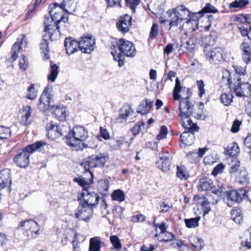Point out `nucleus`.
I'll use <instances>...</instances> for the list:
<instances>
[{
  "mask_svg": "<svg viewBox=\"0 0 251 251\" xmlns=\"http://www.w3.org/2000/svg\"><path fill=\"white\" fill-rule=\"evenodd\" d=\"M74 181L82 187L83 191L81 193L82 200H80V203L92 208L98 204L100 200L99 195L88 190L90 184L93 182L92 179L86 181L84 177L79 176L74 178Z\"/></svg>",
  "mask_w": 251,
  "mask_h": 251,
  "instance_id": "nucleus-3",
  "label": "nucleus"
},
{
  "mask_svg": "<svg viewBox=\"0 0 251 251\" xmlns=\"http://www.w3.org/2000/svg\"><path fill=\"white\" fill-rule=\"evenodd\" d=\"M125 143H126L125 138L121 137L116 140V145L114 146L113 149L115 150L121 149Z\"/></svg>",
  "mask_w": 251,
  "mask_h": 251,
  "instance_id": "nucleus-59",
  "label": "nucleus"
},
{
  "mask_svg": "<svg viewBox=\"0 0 251 251\" xmlns=\"http://www.w3.org/2000/svg\"><path fill=\"white\" fill-rule=\"evenodd\" d=\"M37 97V92L35 89V85L31 84L27 89V98L34 100Z\"/></svg>",
  "mask_w": 251,
  "mask_h": 251,
  "instance_id": "nucleus-47",
  "label": "nucleus"
},
{
  "mask_svg": "<svg viewBox=\"0 0 251 251\" xmlns=\"http://www.w3.org/2000/svg\"><path fill=\"white\" fill-rule=\"evenodd\" d=\"M158 25L157 24H153L150 31V36L151 38H154L158 34Z\"/></svg>",
  "mask_w": 251,
  "mask_h": 251,
  "instance_id": "nucleus-63",
  "label": "nucleus"
},
{
  "mask_svg": "<svg viewBox=\"0 0 251 251\" xmlns=\"http://www.w3.org/2000/svg\"><path fill=\"white\" fill-rule=\"evenodd\" d=\"M233 96L230 94L224 93L221 96L222 103L226 106L229 105L232 101Z\"/></svg>",
  "mask_w": 251,
  "mask_h": 251,
  "instance_id": "nucleus-44",
  "label": "nucleus"
},
{
  "mask_svg": "<svg viewBox=\"0 0 251 251\" xmlns=\"http://www.w3.org/2000/svg\"><path fill=\"white\" fill-rule=\"evenodd\" d=\"M239 181L241 184L247 183L249 181V178L246 171L240 172L238 176Z\"/></svg>",
  "mask_w": 251,
  "mask_h": 251,
  "instance_id": "nucleus-54",
  "label": "nucleus"
},
{
  "mask_svg": "<svg viewBox=\"0 0 251 251\" xmlns=\"http://www.w3.org/2000/svg\"><path fill=\"white\" fill-rule=\"evenodd\" d=\"M242 57L243 61L246 64H248L251 62V51H245V52H242Z\"/></svg>",
  "mask_w": 251,
  "mask_h": 251,
  "instance_id": "nucleus-64",
  "label": "nucleus"
},
{
  "mask_svg": "<svg viewBox=\"0 0 251 251\" xmlns=\"http://www.w3.org/2000/svg\"><path fill=\"white\" fill-rule=\"evenodd\" d=\"M168 133L167 128L166 126H163L161 127L159 134L157 135L156 139L161 140L166 138Z\"/></svg>",
  "mask_w": 251,
  "mask_h": 251,
  "instance_id": "nucleus-55",
  "label": "nucleus"
},
{
  "mask_svg": "<svg viewBox=\"0 0 251 251\" xmlns=\"http://www.w3.org/2000/svg\"><path fill=\"white\" fill-rule=\"evenodd\" d=\"M45 145L38 141L25 148L22 152L17 154L14 158V162L20 168H25L29 163V157L31 153Z\"/></svg>",
  "mask_w": 251,
  "mask_h": 251,
  "instance_id": "nucleus-4",
  "label": "nucleus"
},
{
  "mask_svg": "<svg viewBox=\"0 0 251 251\" xmlns=\"http://www.w3.org/2000/svg\"><path fill=\"white\" fill-rule=\"evenodd\" d=\"M32 108L29 106H25L23 107L21 112L20 121L21 124L27 125L29 123L28 120L31 116Z\"/></svg>",
  "mask_w": 251,
  "mask_h": 251,
  "instance_id": "nucleus-23",
  "label": "nucleus"
},
{
  "mask_svg": "<svg viewBox=\"0 0 251 251\" xmlns=\"http://www.w3.org/2000/svg\"><path fill=\"white\" fill-rule=\"evenodd\" d=\"M184 48H186L188 52H192L195 48V44L192 40H189L186 42L184 45Z\"/></svg>",
  "mask_w": 251,
  "mask_h": 251,
  "instance_id": "nucleus-58",
  "label": "nucleus"
},
{
  "mask_svg": "<svg viewBox=\"0 0 251 251\" xmlns=\"http://www.w3.org/2000/svg\"><path fill=\"white\" fill-rule=\"evenodd\" d=\"M145 124L143 122H138L132 128L131 131L134 135H137L144 127Z\"/></svg>",
  "mask_w": 251,
  "mask_h": 251,
  "instance_id": "nucleus-53",
  "label": "nucleus"
},
{
  "mask_svg": "<svg viewBox=\"0 0 251 251\" xmlns=\"http://www.w3.org/2000/svg\"><path fill=\"white\" fill-rule=\"evenodd\" d=\"M108 7H121V0H106Z\"/></svg>",
  "mask_w": 251,
  "mask_h": 251,
  "instance_id": "nucleus-60",
  "label": "nucleus"
},
{
  "mask_svg": "<svg viewBox=\"0 0 251 251\" xmlns=\"http://www.w3.org/2000/svg\"><path fill=\"white\" fill-rule=\"evenodd\" d=\"M119 50L125 55L133 57L136 54L135 45L131 42L125 39H120L118 43Z\"/></svg>",
  "mask_w": 251,
  "mask_h": 251,
  "instance_id": "nucleus-10",
  "label": "nucleus"
},
{
  "mask_svg": "<svg viewBox=\"0 0 251 251\" xmlns=\"http://www.w3.org/2000/svg\"><path fill=\"white\" fill-rule=\"evenodd\" d=\"M246 190L240 189L238 190H232L228 192L224 201L228 206H232L235 202H240L245 197Z\"/></svg>",
  "mask_w": 251,
  "mask_h": 251,
  "instance_id": "nucleus-11",
  "label": "nucleus"
},
{
  "mask_svg": "<svg viewBox=\"0 0 251 251\" xmlns=\"http://www.w3.org/2000/svg\"><path fill=\"white\" fill-rule=\"evenodd\" d=\"M202 13L201 11L198 13L191 12L186 22V26H187L190 30L194 31L198 28V20L200 15Z\"/></svg>",
  "mask_w": 251,
  "mask_h": 251,
  "instance_id": "nucleus-20",
  "label": "nucleus"
},
{
  "mask_svg": "<svg viewBox=\"0 0 251 251\" xmlns=\"http://www.w3.org/2000/svg\"><path fill=\"white\" fill-rule=\"evenodd\" d=\"M213 187V182L208 177H203L200 179L198 184V189L201 191H208Z\"/></svg>",
  "mask_w": 251,
  "mask_h": 251,
  "instance_id": "nucleus-26",
  "label": "nucleus"
},
{
  "mask_svg": "<svg viewBox=\"0 0 251 251\" xmlns=\"http://www.w3.org/2000/svg\"><path fill=\"white\" fill-rule=\"evenodd\" d=\"M109 187V181L107 179H101L98 183V188L101 194L105 195Z\"/></svg>",
  "mask_w": 251,
  "mask_h": 251,
  "instance_id": "nucleus-35",
  "label": "nucleus"
},
{
  "mask_svg": "<svg viewBox=\"0 0 251 251\" xmlns=\"http://www.w3.org/2000/svg\"><path fill=\"white\" fill-rule=\"evenodd\" d=\"M127 6L129 7L133 13H135L136 7L139 4L140 0H125Z\"/></svg>",
  "mask_w": 251,
  "mask_h": 251,
  "instance_id": "nucleus-48",
  "label": "nucleus"
},
{
  "mask_svg": "<svg viewBox=\"0 0 251 251\" xmlns=\"http://www.w3.org/2000/svg\"><path fill=\"white\" fill-rule=\"evenodd\" d=\"M177 176L181 179L186 180L188 177V173L185 167L177 166Z\"/></svg>",
  "mask_w": 251,
  "mask_h": 251,
  "instance_id": "nucleus-45",
  "label": "nucleus"
},
{
  "mask_svg": "<svg viewBox=\"0 0 251 251\" xmlns=\"http://www.w3.org/2000/svg\"><path fill=\"white\" fill-rule=\"evenodd\" d=\"M226 151L227 153L231 156L236 155L239 152L238 145L236 143H233L227 146Z\"/></svg>",
  "mask_w": 251,
  "mask_h": 251,
  "instance_id": "nucleus-38",
  "label": "nucleus"
},
{
  "mask_svg": "<svg viewBox=\"0 0 251 251\" xmlns=\"http://www.w3.org/2000/svg\"><path fill=\"white\" fill-rule=\"evenodd\" d=\"M156 237H158V239L161 241L169 242L174 240L175 238L174 234L168 231H165L162 233H159L158 234H155Z\"/></svg>",
  "mask_w": 251,
  "mask_h": 251,
  "instance_id": "nucleus-34",
  "label": "nucleus"
},
{
  "mask_svg": "<svg viewBox=\"0 0 251 251\" xmlns=\"http://www.w3.org/2000/svg\"><path fill=\"white\" fill-rule=\"evenodd\" d=\"M93 216V208L79 203L75 212L76 218L87 222L90 220Z\"/></svg>",
  "mask_w": 251,
  "mask_h": 251,
  "instance_id": "nucleus-12",
  "label": "nucleus"
},
{
  "mask_svg": "<svg viewBox=\"0 0 251 251\" xmlns=\"http://www.w3.org/2000/svg\"><path fill=\"white\" fill-rule=\"evenodd\" d=\"M153 102L150 100H142L137 108V112L142 115L148 114L151 108Z\"/></svg>",
  "mask_w": 251,
  "mask_h": 251,
  "instance_id": "nucleus-22",
  "label": "nucleus"
},
{
  "mask_svg": "<svg viewBox=\"0 0 251 251\" xmlns=\"http://www.w3.org/2000/svg\"><path fill=\"white\" fill-rule=\"evenodd\" d=\"M103 243L100 240L99 237L91 238L89 241V251H100L101 244Z\"/></svg>",
  "mask_w": 251,
  "mask_h": 251,
  "instance_id": "nucleus-27",
  "label": "nucleus"
},
{
  "mask_svg": "<svg viewBox=\"0 0 251 251\" xmlns=\"http://www.w3.org/2000/svg\"><path fill=\"white\" fill-rule=\"evenodd\" d=\"M111 198L113 200L119 202H122L125 200V193L121 189L114 190L111 194Z\"/></svg>",
  "mask_w": 251,
  "mask_h": 251,
  "instance_id": "nucleus-37",
  "label": "nucleus"
},
{
  "mask_svg": "<svg viewBox=\"0 0 251 251\" xmlns=\"http://www.w3.org/2000/svg\"><path fill=\"white\" fill-rule=\"evenodd\" d=\"M180 91H181L180 82L179 81L178 78L177 77L176 79V84H175V88L174 89V92H173L174 99L175 100H178L180 99L179 103L180 102L181 99H186L190 103V104L192 105H193L192 104L191 102L189 100V94L188 91L187 92L188 95L185 98H182V97H181V96L179 94V93L180 92Z\"/></svg>",
  "mask_w": 251,
  "mask_h": 251,
  "instance_id": "nucleus-25",
  "label": "nucleus"
},
{
  "mask_svg": "<svg viewBox=\"0 0 251 251\" xmlns=\"http://www.w3.org/2000/svg\"><path fill=\"white\" fill-rule=\"evenodd\" d=\"M133 113V111L129 105H124L120 111L119 119L121 120V122H123V120L126 121V118L131 115Z\"/></svg>",
  "mask_w": 251,
  "mask_h": 251,
  "instance_id": "nucleus-28",
  "label": "nucleus"
},
{
  "mask_svg": "<svg viewBox=\"0 0 251 251\" xmlns=\"http://www.w3.org/2000/svg\"><path fill=\"white\" fill-rule=\"evenodd\" d=\"M27 44V40L25 34L20 35L14 43L12 48V58L15 61L18 57L20 51L25 48Z\"/></svg>",
  "mask_w": 251,
  "mask_h": 251,
  "instance_id": "nucleus-15",
  "label": "nucleus"
},
{
  "mask_svg": "<svg viewBox=\"0 0 251 251\" xmlns=\"http://www.w3.org/2000/svg\"><path fill=\"white\" fill-rule=\"evenodd\" d=\"M238 85L234 87L235 95L238 97L251 96V85L248 82H241V78H237Z\"/></svg>",
  "mask_w": 251,
  "mask_h": 251,
  "instance_id": "nucleus-14",
  "label": "nucleus"
},
{
  "mask_svg": "<svg viewBox=\"0 0 251 251\" xmlns=\"http://www.w3.org/2000/svg\"><path fill=\"white\" fill-rule=\"evenodd\" d=\"M110 240L113 246L111 251H120V249L122 248V244L118 236L111 235L110 237Z\"/></svg>",
  "mask_w": 251,
  "mask_h": 251,
  "instance_id": "nucleus-36",
  "label": "nucleus"
},
{
  "mask_svg": "<svg viewBox=\"0 0 251 251\" xmlns=\"http://www.w3.org/2000/svg\"><path fill=\"white\" fill-rule=\"evenodd\" d=\"M65 7L66 4L64 3H61V5H59L55 3L49 6L50 15L53 21H55L58 24L61 22L66 23L68 21L67 17H65L62 15L64 10L67 12V10H65Z\"/></svg>",
  "mask_w": 251,
  "mask_h": 251,
  "instance_id": "nucleus-8",
  "label": "nucleus"
},
{
  "mask_svg": "<svg viewBox=\"0 0 251 251\" xmlns=\"http://www.w3.org/2000/svg\"><path fill=\"white\" fill-rule=\"evenodd\" d=\"M0 179L5 181L6 183H9L11 184V180L10 179V171L8 169L2 170L0 172Z\"/></svg>",
  "mask_w": 251,
  "mask_h": 251,
  "instance_id": "nucleus-40",
  "label": "nucleus"
},
{
  "mask_svg": "<svg viewBox=\"0 0 251 251\" xmlns=\"http://www.w3.org/2000/svg\"><path fill=\"white\" fill-rule=\"evenodd\" d=\"M54 115L60 121L65 120L66 117V109L63 105L56 106L53 109Z\"/></svg>",
  "mask_w": 251,
  "mask_h": 251,
  "instance_id": "nucleus-29",
  "label": "nucleus"
},
{
  "mask_svg": "<svg viewBox=\"0 0 251 251\" xmlns=\"http://www.w3.org/2000/svg\"><path fill=\"white\" fill-rule=\"evenodd\" d=\"M53 88L51 85H48L44 89L39 100L38 108L42 112H46L50 108H54Z\"/></svg>",
  "mask_w": 251,
  "mask_h": 251,
  "instance_id": "nucleus-7",
  "label": "nucleus"
},
{
  "mask_svg": "<svg viewBox=\"0 0 251 251\" xmlns=\"http://www.w3.org/2000/svg\"><path fill=\"white\" fill-rule=\"evenodd\" d=\"M146 219V217L143 214H138L135 216H133L131 218V221L132 222L137 223V222H143Z\"/></svg>",
  "mask_w": 251,
  "mask_h": 251,
  "instance_id": "nucleus-62",
  "label": "nucleus"
},
{
  "mask_svg": "<svg viewBox=\"0 0 251 251\" xmlns=\"http://www.w3.org/2000/svg\"><path fill=\"white\" fill-rule=\"evenodd\" d=\"M58 66L55 64H51L50 68V74L48 75V79L54 82L58 74Z\"/></svg>",
  "mask_w": 251,
  "mask_h": 251,
  "instance_id": "nucleus-32",
  "label": "nucleus"
},
{
  "mask_svg": "<svg viewBox=\"0 0 251 251\" xmlns=\"http://www.w3.org/2000/svg\"><path fill=\"white\" fill-rule=\"evenodd\" d=\"M49 43L48 41L46 39H44L43 42L41 44V49L43 51V52L45 54V56L46 58L48 59L49 56L48 55L49 52Z\"/></svg>",
  "mask_w": 251,
  "mask_h": 251,
  "instance_id": "nucleus-56",
  "label": "nucleus"
},
{
  "mask_svg": "<svg viewBox=\"0 0 251 251\" xmlns=\"http://www.w3.org/2000/svg\"><path fill=\"white\" fill-rule=\"evenodd\" d=\"M72 233L74 235V239L72 241L74 251H81L80 248L77 246L79 242L78 239V234L76 232H72Z\"/></svg>",
  "mask_w": 251,
  "mask_h": 251,
  "instance_id": "nucleus-52",
  "label": "nucleus"
},
{
  "mask_svg": "<svg viewBox=\"0 0 251 251\" xmlns=\"http://www.w3.org/2000/svg\"><path fill=\"white\" fill-rule=\"evenodd\" d=\"M197 84L199 89V95L201 97H202V96L205 94L204 82L202 80H198Z\"/></svg>",
  "mask_w": 251,
  "mask_h": 251,
  "instance_id": "nucleus-61",
  "label": "nucleus"
},
{
  "mask_svg": "<svg viewBox=\"0 0 251 251\" xmlns=\"http://www.w3.org/2000/svg\"><path fill=\"white\" fill-rule=\"evenodd\" d=\"M167 13L170 15V26H177L182 21H187L190 10L185 5H180Z\"/></svg>",
  "mask_w": 251,
  "mask_h": 251,
  "instance_id": "nucleus-6",
  "label": "nucleus"
},
{
  "mask_svg": "<svg viewBox=\"0 0 251 251\" xmlns=\"http://www.w3.org/2000/svg\"><path fill=\"white\" fill-rule=\"evenodd\" d=\"M17 229L23 230L25 239L30 240L37 237L40 227L34 220H25L19 223Z\"/></svg>",
  "mask_w": 251,
  "mask_h": 251,
  "instance_id": "nucleus-5",
  "label": "nucleus"
},
{
  "mask_svg": "<svg viewBox=\"0 0 251 251\" xmlns=\"http://www.w3.org/2000/svg\"><path fill=\"white\" fill-rule=\"evenodd\" d=\"M230 166V173H234L238 171L239 168V162L236 159H232Z\"/></svg>",
  "mask_w": 251,
  "mask_h": 251,
  "instance_id": "nucleus-51",
  "label": "nucleus"
},
{
  "mask_svg": "<svg viewBox=\"0 0 251 251\" xmlns=\"http://www.w3.org/2000/svg\"><path fill=\"white\" fill-rule=\"evenodd\" d=\"M213 195L215 197V198H206V200L204 201L202 203V205L203 206H205L206 210L204 211V214H207L208 212L210 210V207L209 206V204H216L218 201L219 200V198L217 196V192L215 193L214 191L212 192Z\"/></svg>",
  "mask_w": 251,
  "mask_h": 251,
  "instance_id": "nucleus-30",
  "label": "nucleus"
},
{
  "mask_svg": "<svg viewBox=\"0 0 251 251\" xmlns=\"http://www.w3.org/2000/svg\"><path fill=\"white\" fill-rule=\"evenodd\" d=\"M10 128L4 126H0V139H7L11 135Z\"/></svg>",
  "mask_w": 251,
  "mask_h": 251,
  "instance_id": "nucleus-42",
  "label": "nucleus"
},
{
  "mask_svg": "<svg viewBox=\"0 0 251 251\" xmlns=\"http://www.w3.org/2000/svg\"><path fill=\"white\" fill-rule=\"evenodd\" d=\"M113 58L115 61H117L118 62V65L119 67H121L124 66V62L122 57L123 56L122 53L120 52L119 53H117L116 51L111 52Z\"/></svg>",
  "mask_w": 251,
  "mask_h": 251,
  "instance_id": "nucleus-50",
  "label": "nucleus"
},
{
  "mask_svg": "<svg viewBox=\"0 0 251 251\" xmlns=\"http://www.w3.org/2000/svg\"><path fill=\"white\" fill-rule=\"evenodd\" d=\"M108 159V157L104 154H93L89 156V163L91 167H103Z\"/></svg>",
  "mask_w": 251,
  "mask_h": 251,
  "instance_id": "nucleus-19",
  "label": "nucleus"
},
{
  "mask_svg": "<svg viewBox=\"0 0 251 251\" xmlns=\"http://www.w3.org/2000/svg\"><path fill=\"white\" fill-rule=\"evenodd\" d=\"M64 46L66 52L68 55H71L77 51L79 43L72 38H66Z\"/></svg>",
  "mask_w": 251,
  "mask_h": 251,
  "instance_id": "nucleus-21",
  "label": "nucleus"
},
{
  "mask_svg": "<svg viewBox=\"0 0 251 251\" xmlns=\"http://www.w3.org/2000/svg\"><path fill=\"white\" fill-rule=\"evenodd\" d=\"M89 157L86 160H85L81 162L80 164V168L81 169H83L84 172L89 174L91 176V179L93 180V174L92 173L89 171V169L91 167L90 164L89 163Z\"/></svg>",
  "mask_w": 251,
  "mask_h": 251,
  "instance_id": "nucleus-43",
  "label": "nucleus"
},
{
  "mask_svg": "<svg viewBox=\"0 0 251 251\" xmlns=\"http://www.w3.org/2000/svg\"><path fill=\"white\" fill-rule=\"evenodd\" d=\"M45 25V31L48 33L49 36L51 40H55V39L53 37V32H56L54 27H56L58 32H59V26L58 24L55 21H54L52 18L49 15V16H45L44 21Z\"/></svg>",
  "mask_w": 251,
  "mask_h": 251,
  "instance_id": "nucleus-16",
  "label": "nucleus"
},
{
  "mask_svg": "<svg viewBox=\"0 0 251 251\" xmlns=\"http://www.w3.org/2000/svg\"><path fill=\"white\" fill-rule=\"evenodd\" d=\"M217 12V9H216L213 5L209 3H206L205 6L201 10V12L202 13H216Z\"/></svg>",
  "mask_w": 251,
  "mask_h": 251,
  "instance_id": "nucleus-49",
  "label": "nucleus"
},
{
  "mask_svg": "<svg viewBox=\"0 0 251 251\" xmlns=\"http://www.w3.org/2000/svg\"><path fill=\"white\" fill-rule=\"evenodd\" d=\"M231 218L237 224H240L243 220V215L241 210L239 208L233 209L231 212Z\"/></svg>",
  "mask_w": 251,
  "mask_h": 251,
  "instance_id": "nucleus-33",
  "label": "nucleus"
},
{
  "mask_svg": "<svg viewBox=\"0 0 251 251\" xmlns=\"http://www.w3.org/2000/svg\"><path fill=\"white\" fill-rule=\"evenodd\" d=\"M88 136V131L84 127L77 126L68 133L66 143L73 150H82L87 147L84 141Z\"/></svg>",
  "mask_w": 251,
  "mask_h": 251,
  "instance_id": "nucleus-2",
  "label": "nucleus"
},
{
  "mask_svg": "<svg viewBox=\"0 0 251 251\" xmlns=\"http://www.w3.org/2000/svg\"><path fill=\"white\" fill-rule=\"evenodd\" d=\"M47 136L49 139L54 140L63 135L61 127L53 122L49 123L46 126Z\"/></svg>",
  "mask_w": 251,
  "mask_h": 251,
  "instance_id": "nucleus-18",
  "label": "nucleus"
},
{
  "mask_svg": "<svg viewBox=\"0 0 251 251\" xmlns=\"http://www.w3.org/2000/svg\"><path fill=\"white\" fill-rule=\"evenodd\" d=\"M206 150V148H202V149H199V151L197 152L196 151H192L189 152L187 154L186 156L187 157H189V156H192V157L193 158H197L198 157H201L203 154H204L205 151Z\"/></svg>",
  "mask_w": 251,
  "mask_h": 251,
  "instance_id": "nucleus-46",
  "label": "nucleus"
},
{
  "mask_svg": "<svg viewBox=\"0 0 251 251\" xmlns=\"http://www.w3.org/2000/svg\"><path fill=\"white\" fill-rule=\"evenodd\" d=\"M189 240L191 244L197 249L201 250L203 247V241L198 237L194 235H191L190 236Z\"/></svg>",
  "mask_w": 251,
  "mask_h": 251,
  "instance_id": "nucleus-31",
  "label": "nucleus"
},
{
  "mask_svg": "<svg viewBox=\"0 0 251 251\" xmlns=\"http://www.w3.org/2000/svg\"><path fill=\"white\" fill-rule=\"evenodd\" d=\"M78 43L79 49L85 53H91L95 48V38L93 35L82 37Z\"/></svg>",
  "mask_w": 251,
  "mask_h": 251,
  "instance_id": "nucleus-13",
  "label": "nucleus"
},
{
  "mask_svg": "<svg viewBox=\"0 0 251 251\" xmlns=\"http://www.w3.org/2000/svg\"><path fill=\"white\" fill-rule=\"evenodd\" d=\"M221 75V78L223 82L230 86L232 83V80L229 71L226 69L223 70H222Z\"/></svg>",
  "mask_w": 251,
  "mask_h": 251,
  "instance_id": "nucleus-39",
  "label": "nucleus"
},
{
  "mask_svg": "<svg viewBox=\"0 0 251 251\" xmlns=\"http://www.w3.org/2000/svg\"><path fill=\"white\" fill-rule=\"evenodd\" d=\"M157 167L163 172L170 170L171 162L170 158L166 156H162L160 157L159 160L156 162Z\"/></svg>",
  "mask_w": 251,
  "mask_h": 251,
  "instance_id": "nucleus-24",
  "label": "nucleus"
},
{
  "mask_svg": "<svg viewBox=\"0 0 251 251\" xmlns=\"http://www.w3.org/2000/svg\"><path fill=\"white\" fill-rule=\"evenodd\" d=\"M131 16L126 14L121 17L116 23V27L118 30L123 33L127 32L131 26Z\"/></svg>",
  "mask_w": 251,
  "mask_h": 251,
  "instance_id": "nucleus-17",
  "label": "nucleus"
},
{
  "mask_svg": "<svg viewBox=\"0 0 251 251\" xmlns=\"http://www.w3.org/2000/svg\"><path fill=\"white\" fill-rule=\"evenodd\" d=\"M204 53L206 58L211 64H219L224 60V51L220 48L206 49Z\"/></svg>",
  "mask_w": 251,
  "mask_h": 251,
  "instance_id": "nucleus-9",
  "label": "nucleus"
},
{
  "mask_svg": "<svg viewBox=\"0 0 251 251\" xmlns=\"http://www.w3.org/2000/svg\"><path fill=\"white\" fill-rule=\"evenodd\" d=\"M200 219V217H198L195 218L185 219L184 222L186 226L188 228H195L198 226Z\"/></svg>",
  "mask_w": 251,
  "mask_h": 251,
  "instance_id": "nucleus-41",
  "label": "nucleus"
},
{
  "mask_svg": "<svg viewBox=\"0 0 251 251\" xmlns=\"http://www.w3.org/2000/svg\"><path fill=\"white\" fill-rule=\"evenodd\" d=\"M179 109L180 112V116L182 126L188 131H185L180 135V146L181 148H185L187 146L192 145L195 140V135L193 133L198 130L196 124L192 123L189 117L193 112L194 106L187 100L181 99L179 104Z\"/></svg>",
  "mask_w": 251,
  "mask_h": 251,
  "instance_id": "nucleus-1",
  "label": "nucleus"
},
{
  "mask_svg": "<svg viewBox=\"0 0 251 251\" xmlns=\"http://www.w3.org/2000/svg\"><path fill=\"white\" fill-rule=\"evenodd\" d=\"M28 65V62L26 57L25 55L22 56V58L20 60L19 66L22 71L26 70Z\"/></svg>",
  "mask_w": 251,
  "mask_h": 251,
  "instance_id": "nucleus-57",
  "label": "nucleus"
}]
</instances>
